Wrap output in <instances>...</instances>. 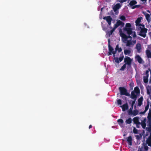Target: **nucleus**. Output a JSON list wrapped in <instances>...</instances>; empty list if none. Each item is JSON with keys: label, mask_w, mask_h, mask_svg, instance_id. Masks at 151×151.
Listing matches in <instances>:
<instances>
[{"label": "nucleus", "mask_w": 151, "mask_h": 151, "mask_svg": "<svg viewBox=\"0 0 151 151\" xmlns=\"http://www.w3.org/2000/svg\"><path fill=\"white\" fill-rule=\"evenodd\" d=\"M135 59L139 63L142 64L144 63L143 60L139 55H136L135 57Z\"/></svg>", "instance_id": "nucleus-14"}, {"label": "nucleus", "mask_w": 151, "mask_h": 151, "mask_svg": "<svg viewBox=\"0 0 151 151\" xmlns=\"http://www.w3.org/2000/svg\"><path fill=\"white\" fill-rule=\"evenodd\" d=\"M133 132L135 134H137L138 132L137 130L135 127L134 128Z\"/></svg>", "instance_id": "nucleus-35"}, {"label": "nucleus", "mask_w": 151, "mask_h": 151, "mask_svg": "<svg viewBox=\"0 0 151 151\" xmlns=\"http://www.w3.org/2000/svg\"><path fill=\"white\" fill-rule=\"evenodd\" d=\"M120 36L122 37L123 42L126 44L127 46H131L134 45L136 43V40H132V37L130 36H127L122 31V29L119 30Z\"/></svg>", "instance_id": "nucleus-1"}, {"label": "nucleus", "mask_w": 151, "mask_h": 151, "mask_svg": "<svg viewBox=\"0 0 151 151\" xmlns=\"http://www.w3.org/2000/svg\"><path fill=\"white\" fill-rule=\"evenodd\" d=\"M136 26L137 28L140 31L139 35L145 37L146 36V33L147 32V29L145 28L144 25L141 24Z\"/></svg>", "instance_id": "nucleus-3"}, {"label": "nucleus", "mask_w": 151, "mask_h": 151, "mask_svg": "<svg viewBox=\"0 0 151 151\" xmlns=\"http://www.w3.org/2000/svg\"><path fill=\"white\" fill-rule=\"evenodd\" d=\"M139 94V89L137 87H136L134 88V91H132L131 98L133 99H136Z\"/></svg>", "instance_id": "nucleus-4"}, {"label": "nucleus", "mask_w": 151, "mask_h": 151, "mask_svg": "<svg viewBox=\"0 0 151 151\" xmlns=\"http://www.w3.org/2000/svg\"><path fill=\"white\" fill-rule=\"evenodd\" d=\"M119 19L123 21H125L126 20V18L124 16H120Z\"/></svg>", "instance_id": "nucleus-31"}, {"label": "nucleus", "mask_w": 151, "mask_h": 151, "mask_svg": "<svg viewBox=\"0 0 151 151\" xmlns=\"http://www.w3.org/2000/svg\"><path fill=\"white\" fill-rule=\"evenodd\" d=\"M151 79H150V82H151Z\"/></svg>", "instance_id": "nucleus-50"}, {"label": "nucleus", "mask_w": 151, "mask_h": 151, "mask_svg": "<svg viewBox=\"0 0 151 151\" xmlns=\"http://www.w3.org/2000/svg\"><path fill=\"white\" fill-rule=\"evenodd\" d=\"M103 8H101V11L102 10Z\"/></svg>", "instance_id": "nucleus-49"}, {"label": "nucleus", "mask_w": 151, "mask_h": 151, "mask_svg": "<svg viewBox=\"0 0 151 151\" xmlns=\"http://www.w3.org/2000/svg\"><path fill=\"white\" fill-rule=\"evenodd\" d=\"M135 103V101H133L132 102V107H133V104H134Z\"/></svg>", "instance_id": "nucleus-44"}, {"label": "nucleus", "mask_w": 151, "mask_h": 151, "mask_svg": "<svg viewBox=\"0 0 151 151\" xmlns=\"http://www.w3.org/2000/svg\"><path fill=\"white\" fill-rule=\"evenodd\" d=\"M147 143L149 146H151V139L148 140Z\"/></svg>", "instance_id": "nucleus-37"}, {"label": "nucleus", "mask_w": 151, "mask_h": 151, "mask_svg": "<svg viewBox=\"0 0 151 151\" xmlns=\"http://www.w3.org/2000/svg\"><path fill=\"white\" fill-rule=\"evenodd\" d=\"M120 107L122 108V110L124 111L128 109V105L127 103L124 104L122 106H121Z\"/></svg>", "instance_id": "nucleus-19"}, {"label": "nucleus", "mask_w": 151, "mask_h": 151, "mask_svg": "<svg viewBox=\"0 0 151 151\" xmlns=\"http://www.w3.org/2000/svg\"><path fill=\"white\" fill-rule=\"evenodd\" d=\"M146 53L147 56L148 58H151V52L150 50H147L146 51Z\"/></svg>", "instance_id": "nucleus-22"}, {"label": "nucleus", "mask_w": 151, "mask_h": 151, "mask_svg": "<svg viewBox=\"0 0 151 151\" xmlns=\"http://www.w3.org/2000/svg\"><path fill=\"white\" fill-rule=\"evenodd\" d=\"M103 19L106 21L109 26L111 25L112 19L110 16H109L104 17L103 18Z\"/></svg>", "instance_id": "nucleus-10"}, {"label": "nucleus", "mask_w": 151, "mask_h": 151, "mask_svg": "<svg viewBox=\"0 0 151 151\" xmlns=\"http://www.w3.org/2000/svg\"><path fill=\"white\" fill-rule=\"evenodd\" d=\"M124 25V23L121 21L120 20H116V22L114 25V28L116 29L119 26H123Z\"/></svg>", "instance_id": "nucleus-8"}, {"label": "nucleus", "mask_w": 151, "mask_h": 151, "mask_svg": "<svg viewBox=\"0 0 151 151\" xmlns=\"http://www.w3.org/2000/svg\"><path fill=\"white\" fill-rule=\"evenodd\" d=\"M136 49H137V51L139 52H140L141 49V45L140 43H138L136 45Z\"/></svg>", "instance_id": "nucleus-21"}, {"label": "nucleus", "mask_w": 151, "mask_h": 151, "mask_svg": "<svg viewBox=\"0 0 151 151\" xmlns=\"http://www.w3.org/2000/svg\"><path fill=\"white\" fill-rule=\"evenodd\" d=\"M115 62L117 63H119V58H114V59Z\"/></svg>", "instance_id": "nucleus-34"}, {"label": "nucleus", "mask_w": 151, "mask_h": 151, "mask_svg": "<svg viewBox=\"0 0 151 151\" xmlns=\"http://www.w3.org/2000/svg\"><path fill=\"white\" fill-rule=\"evenodd\" d=\"M124 53L125 55L131 56L132 54H131V51L129 49H126L124 51Z\"/></svg>", "instance_id": "nucleus-17"}, {"label": "nucleus", "mask_w": 151, "mask_h": 151, "mask_svg": "<svg viewBox=\"0 0 151 151\" xmlns=\"http://www.w3.org/2000/svg\"><path fill=\"white\" fill-rule=\"evenodd\" d=\"M92 127V125H90L89 127V129H90Z\"/></svg>", "instance_id": "nucleus-45"}, {"label": "nucleus", "mask_w": 151, "mask_h": 151, "mask_svg": "<svg viewBox=\"0 0 151 151\" xmlns=\"http://www.w3.org/2000/svg\"><path fill=\"white\" fill-rule=\"evenodd\" d=\"M133 60V59H131L129 57L126 56L124 58V62L125 64L129 66H130L132 64V62Z\"/></svg>", "instance_id": "nucleus-5"}, {"label": "nucleus", "mask_w": 151, "mask_h": 151, "mask_svg": "<svg viewBox=\"0 0 151 151\" xmlns=\"http://www.w3.org/2000/svg\"><path fill=\"white\" fill-rule=\"evenodd\" d=\"M142 19V17H139L137 18V19L135 21L136 26H137L139 24H140V23L141 22V19Z\"/></svg>", "instance_id": "nucleus-23"}, {"label": "nucleus", "mask_w": 151, "mask_h": 151, "mask_svg": "<svg viewBox=\"0 0 151 151\" xmlns=\"http://www.w3.org/2000/svg\"><path fill=\"white\" fill-rule=\"evenodd\" d=\"M142 13L145 16L147 22L148 23L150 22L151 21V18L150 16V15L147 13L146 12H143Z\"/></svg>", "instance_id": "nucleus-12"}, {"label": "nucleus", "mask_w": 151, "mask_h": 151, "mask_svg": "<svg viewBox=\"0 0 151 151\" xmlns=\"http://www.w3.org/2000/svg\"><path fill=\"white\" fill-rule=\"evenodd\" d=\"M143 100V98L142 97H141L138 99V105L139 106H140L142 105Z\"/></svg>", "instance_id": "nucleus-24"}, {"label": "nucleus", "mask_w": 151, "mask_h": 151, "mask_svg": "<svg viewBox=\"0 0 151 151\" xmlns=\"http://www.w3.org/2000/svg\"><path fill=\"white\" fill-rule=\"evenodd\" d=\"M145 113V112L144 111L143 112H141L140 114H144Z\"/></svg>", "instance_id": "nucleus-43"}, {"label": "nucleus", "mask_w": 151, "mask_h": 151, "mask_svg": "<svg viewBox=\"0 0 151 151\" xmlns=\"http://www.w3.org/2000/svg\"><path fill=\"white\" fill-rule=\"evenodd\" d=\"M131 24L129 23H127L126 24L124 28V30L129 35H131L134 38L136 37V32L133 31L131 28Z\"/></svg>", "instance_id": "nucleus-2"}, {"label": "nucleus", "mask_w": 151, "mask_h": 151, "mask_svg": "<svg viewBox=\"0 0 151 151\" xmlns=\"http://www.w3.org/2000/svg\"><path fill=\"white\" fill-rule=\"evenodd\" d=\"M147 12H148L149 13H150V11L149 10H147Z\"/></svg>", "instance_id": "nucleus-47"}, {"label": "nucleus", "mask_w": 151, "mask_h": 151, "mask_svg": "<svg viewBox=\"0 0 151 151\" xmlns=\"http://www.w3.org/2000/svg\"><path fill=\"white\" fill-rule=\"evenodd\" d=\"M117 102L118 105H120L122 104V101L120 99H119L118 100Z\"/></svg>", "instance_id": "nucleus-36"}, {"label": "nucleus", "mask_w": 151, "mask_h": 151, "mask_svg": "<svg viewBox=\"0 0 151 151\" xmlns=\"http://www.w3.org/2000/svg\"><path fill=\"white\" fill-rule=\"evenodd\" d=\"M132 139L131 136H129L127 138V141L128 142V144L131 146L132 145Z\"/></svg>", "instance_id": "nucleus-20"}, {"label": "nucleus", "mask_w": 151, "mask_h": 151, "mask_svg": "<svg viewBox=\"0 0 151 151\" xmlns=\"http://www.w3.org/2000/svg\"><path fill=\"white\" fill-rule=\"evenodd\" d=\"M119 89L121 95H124L128 96L129 95L128 93L127 92V90L124 88L120 87Z\"/></svg>", "instance_id": "nucleus-7"}, {"label": "nucleus", "mask_w": 151, "mask_h": 151, "mask_svg": "<svg viewBox=\"0 0 151 151\" xmlns=\"http://www.w3.org/2000/svg\"><path fill=\"white\" fill-rule=\"evenodd\" d=\"M150 14V15H151V14Z\"/></svg>", "instance_id": "nucleus-51"}, {"label": "nucleus", "mask_w": 151, "mask_h": 151, "mask_svg": "<svg viewBox=\"0 0 151 151\" xmlns=\"http://www.w3.org/2000/svg\"><path fill=\"white\" fill-rule=\"evenodd\" d=\"M123 59V58L122 57H120L119 58V62H121L122 61Z\"/></svg>", "instance_id": "nucleus-42"}, {"label": "nucleus", "mask_w": 151, "mask_h": 151, "mask_svg": "<svg viewBox=\"0 0 151 151\" xmlns=\"http://www.w3.org/2000/svg\"><path fill=\"white\" fill-rule=\"evenodd\" d=\"M148 148V146L146 145H145L144 146V149L145 150H147Z\"/></svg>", "instance_id": "nucleus-41"}, {"label": "nucleus", "mask_w": 151, "mask_h": 151, "mask_svg": "<svg viewBox=\"0 0 151 151\" xmlns=\"http://www.w3.org/2000/svg\"><path fill=\"white\" fill-rule=\"evenodd\" d=\"M127 0H118V1L120 3H123L126 1Z\"/></svg>", "instance_id": "nucleus-40"}, {"label": "nucleus", "mask_w": 151, "mask_h": 151, "mask_svg": "<svg viewBox=\"0 0 151 151\" xmlns=\"http://www.w3.org/2000/svg\"><path fill=\"white\" fill-rule=\"evenodd\" d=\"M133 111L132 110H129L128 111V114L129 115H132Z\"/></svg>", "instance_id": "nucleus-39"}, {"label": "nucleus", "mask_w": 151, "mask_h": 151, "mask_svg": "<svg viewBox=\"0 0 151 151\" xmlns=\"http://www.w3.org/2000/svg\"><path fill=\"white\" fill-rule=\"evenodd\" d=\"M126 64H124L122 66V67H121V68L120 69V70H124L125 68H126Z\"/></svg>", "instance_id": "nucleus-33"}, {"label": "nucleus", "mask_w": 151, "mask_h": 151, "mask_svg": "<svg viewBox=\"0 0 151 151\" xmlns=\"http://www.w3.org/2000/svg\"><path fill=\"white\" fill-rule=\"evenodd\" d=\"M138 113V111L137 110H134L133 111L132 115L133 116H136L137 115Z\"/></svg>", "instance_id": "nucleus-30"}, {"label": "nucleus", "mask_w": 151, "mask_h": 151, "mask_svg": "<svg viewBox=\"0 0 151 151\" xmlns=\"http://www.w3.org/2000/svg\"><path fill=\"white\" fill-rule=\"evenodd\" d=\"M102 27L103 28V29L104 31H106V37H108L110 36L111 35L112 33L114 32L115 29L114 28L113 29L111 30L110 31H107L106 29L104 27V26L102 25Z\"/></svg>", "instance_id": "nucleus-6"}, {"label": "nucleus", "mask_w": 151, "mask_h": 151, "mask_svg": "<svg viewBox=\"0 0 151 151\" xmlns=\"http://www.w3.org/2000/svg\"><path fill=\"white\" fill-rule=\"evenodd\" d=\"M133 121L136 124H140V122L139 121V118L138 117H136L134 118L133 119Z\"/></svg>", "instance_id": "nucleus-18"}, {"label": "nucleus", "mask_w": 151, "mask_h": 151, "mask_svg": "<svg viewBox=\"0 0 151 151\" xmlns=\"http://www.w3.org/2000/svg\"><path fill=\"white\" fill-rule=\"evenodd\" d=\"M150 85H149L146 86V89L147 94L150 96H151V83H150Z\"/></svg>", "instance_id": "nucleus-11"}, {"label": "nucleus", "mask_w": 151, "mask_h": 151, "mask_svg": "<svg viewBox=\"0 0 151 151\" xmlns=\"http://www.w3.org/2000/svg\"><path fill=\"white\" fill-rule=\"evenodd\" d=\"M143 81L145 83H147L148 81V78L143 77Z\"/></svg>", "instance_id": "nucleus-32"}, {"label": "nucleus", "mask_w": 151, "mask_h": 151, "mask_svg": "<svg viewBox=\"0 0 151 151\" xmlns=\"http://www.w3.org/2000/svg\"><path fill=\"white\" fill-rule=\"evenodd\" d=\"M117 122L118 124L120 125H122L123 123L124 122V121L122 119H119L118 120Z\"/></svg>", "instance_id": "nucleus-29"}, {"label": "nucleus", "mask_w": 151, "mask_h": 151, "mask_svg": "<svg viewBox=\"0 0 151 151\" xmlns=\"http://www.w3.org/2000/svg\"><path fill=\"white\" fill-rule=\"evenodd\" d=\"M137 3V2L136 0H133L130 2L129 5L131 6H132L136 4Z\"/></svg>", "instance_id": "nucleus-26"}, {"label": "nucleus", "mask_w": 151, "mask_h": 151, "mask_svg": "<svg viewBox=\"0 0 151 151\" xmlns=\"http://www.w3.org/2000/svg\"><path fill=\"white\" fill-rule=\"evenodd\" d=\"M149 108V104H147L146 106L145 107V110L144 111L145 112H146L148 109Z\"/></svg>", "instance_id": "nucleus-38"}, {"label": "nucleus", "mask_w": 151, "mask_h": 151, "mask_svg": "<svg viewBox=\"0 0 151 151\" xmlns=\"http://www.w3.org/2000/svg\"><path fill=\"white\" fill-rule=\"evenodd\" d=\"M136 6H134L132 7V9H134V8H136Z\"/></svg>", "instance_id": "nucleus-46"}, {"label": "nucleus", "mask_w": 151, "mask_h": 151, "mask_svg": "<svg viewBox=\"0 0 151 151\" xmlns=\"http://www.w3.org/2000/svg\"><path fill=\"white\" fill-rule=\"evenodd\" d=\"M121 7L120 4H117L113 6V9L115 12H116L117 9H119Z\"/></svg>", "instance_id": "nucleus-15"}, {"label": "nucleus", "mask_w": 151, "mask_h": 151, "mask_svg": "<svg viewBox=\"0 0 151 151\" xmlns=\"http://www.w3.org/2000/svg\"><path fill=\"white\" fill-rule=\"evenodd\" d=\"M132 119L131 118H129L127 119L125 121L126 123L127 124H130L132 123Z\"/></svg>", "instance_id": "nucleus-28"}, {"label": "nucleus", "mask_w": 151, "mask_h": 151, "mask_svg": "<svg viewBox=\"0 0 151 151\" xmlns=\"http://www.w3.org/2000/svg\"><path fill=\"white\" fill-rule=\"evenodd\" d=\"M115 49L116 51H118L119 52H120L122 51V48L121 47H119V46L118 45H117L116 46Z\"/></svg>", "instance_id": "nucleus-27"}, {"label": "nucleus", "mask_w": 151, "mask_h": 151, "mask_svg": "<svg viewBox=\"0 0 151 151\" xmlns=\"http://www.w3.org/2000/svg\"><path fill=\"white\" fill-rule=\"evenodd\" d=\"M109 52H108V55H111V54H113L114 55L116 53V52L113 51V49L112 47L110 45L109 46Z\"/></svg>", "instance_id": "nucleus-13"}, {"label": "nucleus", "mask_w": 151, "mask_h": 151, "mask_svg": "<svg viewBox=\"0 0 151 151\" xmlns=\"http://www.w3.org/2000/svg\"><path fill=\"white\" fill-rule=\"evenodd\" d=\"M148 121H147V125L149 127V129L151 130V113H149L148 117Z\"/></svg>", "instance_id": "nucleus-9"}, {"label": "nucleus", "mask_w": 151, "mask_h": 151, "mask_svg": "<svg viewBox=\"0 0 151 151\" xmlns=\"http://www.w3.org/2000/svg\"><path fill=\"white\" fill-rule=\"evenodd\" d=\"M149 70H150V72H151V70L150 69L146 70L145 73L144 74L143 77L147 78L148 77Z\"/></svg>", "instance_id": "nucleus-25"}, {"label": "nucleus", "mask_w": 151, "mask_h": 151, "mask_svg": "<svg viewBox=\"0 0 151 151\" xmlns=\"http://www.w3.org/2000/svg\"><path fill=\"white\" fill-rule=\"evenodd\" d=\"M146 119L144 118L142 121L141 123H140V124H141L143 129H145V128L146 126Z\"/></svg>", "instance_id": "nucleus-16"}, {"label": "nucleus", "mask_w": 151, "mask_h": 151, "mask_svg": "<svg viewBox=\"0 0 151 151\" xmlns=\"http://www.w3.org/2000/svg\"><path fill=\"white\" fill-rule=\"evenodd\" d=\"M142 1H146L147 0H141Z\"/></svg>", "instance_id": "nucleus-48"}]
</instances>
